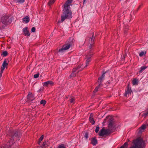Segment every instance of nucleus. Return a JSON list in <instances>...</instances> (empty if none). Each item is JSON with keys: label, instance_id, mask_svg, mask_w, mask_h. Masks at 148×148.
<instances>
[{"label": "nucleus", "instance_id": "f257e3e1", "mask_svg": "<svg viewBox=\"0 0 148 148\" xmlns=\"http://www.w3.org/2000/svg\"><path fill=\"white\" fill-rule=\"evenodd\" d=\"M72 0H68L64 5V8L63 10V14L61 16V21H59L57 23L58 25L60 23L63 22L65 19L72 17V12L70 6L72 2Z\"/></svg>", "mask_w": 148, "mask_h": 148}, {"label": "nucleus", "instance_id": "f03ea898", "mask_svg": "<svg viewBox=\"0 0 148 148\" xmlns=\"http://www.w3.org/2000/svg\"><path fill=\"white\" fill-rule=\"evenodd\" d=\"M9 135L11 137L10 141L3 145L1 147H0V148H10L11 146L14 143V140L18 137V132L16 131L9 132Z\"/></svg>", "mask_w": 148, "mask_h": 148}, {"label": "nucleus", "instance_id": "7ed1b4c3", "mask_svg": "<svg viewBox=\"0 0 148 148\" xmlns=\"http://www.w3.org/2000/svg\"><path fill=\"white\" fill-rule=\"evenodd\" d=\"M144 143L143 140L137 139L134 140L133 146L129 148H144Z\"/></svg>", "mask_w": 148, "mask_h": 148}, {"label": "nucleus", "instance_id": "20e7f679", "mask_svg": "<svg viewBox=\"0 0 148 148\" xmlns=\"http://www.w3.org/2000/svg\"><path fill=\"white\" fill-rule=\"evenodd\" d=\"M71 46L70 45L68 44V43L65 44L63 45L62 47L59 49L58 52L62 53L64 52L66 50L69 49Z\"/></svg>", "mask_w": 148, "mask_h": 148}, {"label": "nucleus", "instance_id": "39448f33", "mask_svg": "<svg viewBox=\"0 0 148 148\" xmlns=\"http://www.w3.org/2000/svg\"><path fill=\"white\" fill-rule=\"evenodd\" d=\"M81 67V66H78L77 68L73 69V70L72 73L69 77V79H71V77H75L76 74L78 73L79 71L81 70L79 69Z\"/></svg>", "mask_w": 148, "mask_h": 148}, {"label": "nucleus", "instance_id": "423d86ee", "mask_svg": "<svg viewBox=\"0 0 148 148\" xmlns=\"http://www.w3.org/2000/svg\"><path fill=\"white\" fill-rule=\"evenodd\" d=\"M1 21L2 23L5 25H8L11 23V21H9V17L8 16H4L1 18Z\"/></svg>", "mask_w": 148, "mask_h": 148}, {"label": "nucleus", "instance_id": "0eeeda50", "mask_svg": "<svg viewBox=\"0 0 148 148\" xmlns=\"http://www.w3.org/2000/svg\"><path fill=\"white\" fill-rule=\"evenodd\" d=\"M109 130L108 129L106 130L104 128H102L100 131L99 135L100 136H103L108 134Z\"/></svg>", "mask_w": 148, "mask_h": 148}, {"label": "nucleus", "instance_id": "6e6552de", "mask_svg": "<svg viewBox=\"0 0 148 148\" xmlns=\"http://www.w3.org/2000/svg\"><path fill=\"white\" fill-rule=\"evenodd\" d=\"M35 99V98L34 97V95L32 93H29L27 95V101H29V102L32 101Z\"/></svg>", "mask_w": 148, "mask_h": 148}, {"label": "nucleus", "instance_id": "1a4fd4ad", "mask_svg": "<svg viewBox=\"0 0 148 148\" xmlns=\"http://www.w3.org/2000/svg\"><path fill=\"white\" fill-rule=\"evenodd\" d=\"M90 55L89 56H87L86 57V65H85V67H87L88 64L89 62L91 61V59H90V57L92 55V54H91V51H90Z\"/></svg>", "mask_w": 148, "mask_h": 148}, {"label": "nucleus", "instance_id": "9d476101", "mask_svg": "<svg viewBox=\"0 0 148 148\" xmlns=\"http://www.w3.org/2000/svg\"><path fill=\"white\" fill-rule=\"evenodd\" d=\"M105 73H103L101 77H99L98 79V82L99 83V86H100L101 84V83L102 82V81L104 79V77H105Z\"/></svg>", "mask_w": 148, "mask_h": 148}, {"label": "nucleus", "instance_id": "9b49d317", "mask_svg": "<svg viewBox=\"0 0 148 148\" xmlns=\"http://www.w3.org/2000/svg\"><path fill=\"white\" fill-rule=\"evenodd\" d=\"M132 92V91L130 88L129 85H128L127 86L126 90L125 91V93L124 95L125 96H127V95L128 94H130Z\"/></svg>", "mask_w": 148, "mask_h": 148}, {"label": "nucleus", "instance_id": "f8f14e48", "mask_svg": "<svg viewBox=\"0 0 148 148\" xmlns=\"http://www.w3.org/2000/svg\"><path fill=\"white\" fill-rule=\"evenodd\" d=\"M93 114L92 113H91L90 115L89 118V119L90 122L93 125L95 123L93 118Z\"/></svg>", "mask_w": 148, "mask_h": 148}, {"label": "nucleus", "instance_id": "ddd939ff", "mask_svg": "<svg viewBox=\"0 0 148 148\" xmlns=\"http://www.w3.org/2000/svg\"><path fill=\"white\" fill-rule=\"evenodd\" d=\"M23 31L25 35L28 36L30 35V34L28 30V28L27 27H26L24 28L23 29Z\"/></svg>", "mask_w": 148, "mask_h": 148}, {"label": "nucleus", "instance_id": "4468645a", "mask_svg": "<svg viewBox=\"0 0 148 148\" xmlns=\"http://www.w3.org/2000/svg\"><path fill=\"white\" fill-rule=\"evenodd\" d=\"M53 82L51 81H48L47 82H45L43 84V86H47L48 85L52 86L53 85Z\"/></svg>", "mask_w": 148, "mask_h": 148}, {"label": "nucleus", "instance_id": "2eb2a0df", "mask_svg": "<svg viewBox=\"0 0 148 148\" xmlns=\"http://www.w3.org/2000/svg\"><path fill=\"white\" fill-rule=\"evenodd\" d=\"M74 42L73 38V37H71L68 40V44L70 45L71 46H72Z\"/></svg>", "mask_w": 148, "mask_h": 148}, {"label": "nucleus", "instance_id": "dca6fc26", "mask_svg": "<svg viewBox=\"0 0 148 148\" xmlns=\"http://www.w3.org/2000/svg\"><path fill=\"white\" fill-rule=\"evenodd\" d=\"M91 143L93 145H95L97 143V140L95 138H92L91 139Z\"/></svg>", "mask_w": 148, "mask_h": 148}, {"label": "nucleus", "instance_id": "f3484780", "mask_svg": "<svg viewBox=\"0 0 148 148\" xmlns=\"http://www.w3.org/2000/svg\"><path fill=\"white\" fill-rule=\"evenodd\" d=\"M23 20L25 23H27L29 22L30 19L28 16H26L23 18Z\"/></svg>", "mask_w": 148, "mask_h": 148}, {"label": "nucleus", "instance_id": "a211bd4d", "mask_svg": "<svg viewBox=\"0 0 148 148\" xmlns=\"http://www.w3.org/2000/svg\"><path fill=\"white\" fill-rule=\"evenodd\" d=\"M114 124V121L112 120H110L109 122V123L108 125V127L109 128L112 127Z\"/></svg>", "mask_w": 148, "mask_h": 148}, {"label": "nucleus", "instance_id": "6ab92c4d", "mask_svg": "<svg viewBox=\"0 0 148 148\" xmlns=\"http://www.w3.org/2000/svg\"><path fill=\"white\" fill-rule=\"evenodd\" d=\"M94 38H95L93 37V35L92 36L91 38H90L89 40V42L90 43V44H93Z\"/></svg>", "mask_w": 148, "mask_h": 148}, {"label": "nucleus", "instance_id": "aec40b11", "mask_svg": "<svg viewBox=\"0 0 148 148\" xmlns=\"http://www.w3.org/2000/svg\"><path fill=\"white\" fill-rule=\"evenodd\" d=\"M8 63L7 62L6 60H5L3 62L2 64L3 67L5 68V67L8 65Z\"/></svg>", "mask_w": 148, "mask_h": 148}, {"label": "nucleus", "instance_id": "412c9836", "mask_svg": "<svg viewBox=\"0 0 148 148\" xmlns=\"http://www.w3.org/2000/svg\"><path fill=\"white\" fill-rule=\"evenodd\" d=\"M147 66H142L140 68V70L139 71V73H141L142 71L145 69L147 68Z\"/></svg>", "mask_w": 148, "mask_h": 148}, {"label": "nucleus", "instance_id": "4be33fe9", "mask_svg": "<svg viewBox=\"0 0 148 148\" xmlns=\"http://www.w3.org/2000/svg\"><path fill=\"white\" fill-rule=\"evenodd\" d=\"M132 84L133 85H137L138 84V81L136 79H134L132 81Z\"/></svg>", "mask_w": 148, "mask_h": 148}, {"label": "nucleus", "instance_id": "5701e85b", "mask_svg": "<svg viewBox=\"0 0 148 148\" xmlns=\"http://www.w3.org/2000/svg\"><path fill=\"white\" fill-rule=\"evenodd\" d=\"M14 2L16 3H22L25 1V0H13Z\"/></svg>", "mask_w": 148, "mask_h": 148}, {"label": "nucleus", "instance_id": "b1692460", "mask_svg": "<svg viewBox=\"0 0 148 148\" xmlns=\"http://www.w3.org/2000/svg\"><path fill=\"white\" fill-rule=\"evenodd\" d=\"M127 145L128 143L127 142H126L120 148H127Z\"/></svg>", "mask_w": 148, "mask_h": 148}, {"label": "nucleus", "instance_id": "393cba45", "mask_svg": "<svg viewBox=\"0 0 148 148\" xmlns=\"http://www.w3.org/2000/svg\"><path fill=\"white\" fill-rule=\"evenodd\" d=\"M55 0H50L49 2L48 3V5L49 6H50L51 4L54 3Z\"/></svg>", "mask_w": 148, "mask_h": 148}, {"label": "nucleus", "instance_id": "a878e982", "mask_svg": "<svg viewBox=\"0 0 148 148\" xmlns=\"http://www.w3.org/2000/svg\"><path fill=\"white\" fill-rule=\"evenodd\" d=\"M44 138L43 135L40 138L38 142V143L40 144L41 143V142L42 140Z\"/></svg>", "mask_w": 148, "mask_h": 148}, {"label": "nucleus", "instance_id": "bb28decb", "mask_svg": "<svg viewBox=\"0 0 148 148\" xmlns=\"http://www.w3.org/2000/svg\"><path fill=\"white\" fill-rule=\"evenodd\" d=\"M148 115V109L143 114V116L145 117Z\"/></svg>", "mask_w": 148, "mask_h": 148}, {"label": "nucleus", "instance_id": "cd10ccee", "mask_svg": "<svg viewBox=\"0 0 148 148\" xmlns=\"http://www.w3.org/2000/svg\"><path fill=\"white\" fill-rule=\"evenodd\" d=\"M146 53V52H145L144 51H142L140 53L139 55L140 57H142L143 55H145Z\"/></svg>", "mask_w": 148, "mask_h": 148}, {"label": "nucleus", "instance_id": "c85d7f7f", "mask_svg": "<svg viewBox=\"0 0 148 148\" xmlns=\"http://www.w3.org/2000/svg\"><path fill=\"white\" fill-rule=\"evenodd\" d=\"M40 103L42 104L43 106L45 105L46 103V101L45 100H42L40 102Z\"/></svg>", "mask_w": 148, "mask_h": 148}, {"label": "nucleus", "instance_id": "c756f323", "mask_svg": "<svg viewBox=\"0 0 148 148\" xmlns=\"http://www.w3.org/2000/svg\"><path fill=\"white\" fill-rule=\"evenodd\" d=\"M2 54L4 56H6L8 55L7 52L6 51L3 52Z\"/></svg>", "mask_w": 148, "mask_h": 148}, {"label": "nucleus", "instance_id": "7c9ffc66", "mask_svg": "<svg viewBox=\"0 0 148 148\" xmlns=\"http://www.w3.org/2000/svg\"><path fill=\"white\" fill-rule=\"evenodd\" d=\"M99 87H100V86H99V85L98 86H97L96 87L95 89L94 90L93 92H94V93H95L97 92V91H98V88H99Z\"/></svg>", "mask_w": 148, "mask_h": 148}, {"label": "nucleus", "instance_id": "2f4dec72", "mask_svg": "<svg viewBox=\"0 0 148 148\" xmlns=\"http://www.w3.org/2000/svg\"><path fill=\"white\" fill-rule=\"evenodd\" d=\"M75 101V98H72L70 100V102L71 103H74Z\"/></svg>", "mask_w": 148, "mask_h": 148}, {"label": "nucleus", "instance_id": "473e14b6", "mask_svg": "<svg viewBox=\"0 0 148 148\" xmlns=\"http://www.w3.org/2000/svg\"><path fill=\"white\" fill-rule=\"evenodd\" d=\"M58 148H66L64 144H62L58 146Z\"/></svg>", "mask_w": 148, "mask_h": 148}, {"label": "nucleus", "instance_id": "72a5a7b5", "mask_svg": "<svg viewBox=\"0 0 148 148\" xmlns=\"http://www.w3.org/2000/svg\"><path fill=\"white\" fill-rule=\"evenodd\" d=\"M84 137L86 138L87 139L88 137V134L87 132H86L84 135Z\"/></svg>", "mask_w": 148, "mask_h": 148}, {"label": "nucleus", "instance_id": "f704fd0d", "mask_svg": "<svg viewBox=\"0 0 148 148\" xmlns=\"http://www.w3.org/2000/svg\"><path fill=\"white\" fill-rule=\"evenodd\" d=\"M39 75V73H37L36 74H35L34 75V77L35 78H38Z\"/></svg>", "mask_w": 148, "mask_h": 148}, {"label": "nucleus", "instance_id": "c9c22d12", "mask_svg": "<svg viewBox=\"0 0 148 148\" xmlns=\"http://www.w3.org/2000/svg\"><path fill=\"white\" fill-rule=\"evenodd\" d=\"M99 127L98 126H97L96 127V129L95 130V132L96 133H97L99 131Z\"/></svg>", "mask_w": 148, "mask_h": 148}, {"label": "nucleus", "instance_id": "e433bc0d", "mask_svg": "<svg viewBox=\"0 0 148 148\" xmlns=\"http://www.w3.org/2000/svg\"><path fill=\"white\" fill-rule=\"evenodd\" d=\"M146 125H142L140 127V128L142 130H144L145 128Z\"/></svg>", "mask_w": 148, "mask_h": 148}, {"label": "nucleus", "instance_id": "4c0bfd02", "mask_svg": "<svg viewBox=\"0 0 148 148\" xmlns=\"http://www.w3.org/2000/svg\"><path fill=\"white\" fill-rule=\"evenodd\" d=\"M36 30V29L34 27H33L32 28L31 31L33 32H35Z\"/></svg>", "mask_w": 148, "mask_h": 148}, {"label": "nucleus", "instance_id": "58836bf2", "mask_svg": "<svg viewBox=\"0 0 148 148\" xmlns=\"http://www.w3.org/2000/svg\"><path fill=\"white\" fill-rule=\"evenodd\" d=\"M93 44H90V45L89 46V48L90 49H92V47L93 46Z\"/></svg>", "mask_w": 148, "mask_h": 148}, {"label": "nucleus", "instance_id": "ea45409f", "mask_svg": "<svg viewBox=\"0 0 148 148\" xmlns=\"http://www.w3.org/2000/svg\"><path fill=\"white\" fill-rule=\"evenodd\" d=\"M5 68L2 67L1 68L0 72L3 73L4 70L5 69Z\"/></svg>", "mask_w": 148, "mask_h": 148}, {"label": "nucleus", "instance_id": "a19ab883", "mask_svg": "<svg viewBox=\"0 0 148 148\" xmlns=\"http://www.w3.org/2000/svg\"><path fill=\"white\" fill-rule=\"evenodd\" d=\"M43 88H41L38 90V92H40L42 90H43Z\"/></svg>", "mask_w": 148, "mask_h": 148}, {"label": "nucleus", "instance_id": "79ce46f5", "mask_svg": "<svg viewBox=\"0 0 148 148\" xmlns=\"http://www.w3.org/2000/svg\"><path fill=\"white\" fill-rule=\"evenodd\" d=\"M46 143V142H44L42 144V146H44L45 145Z\"/></svg>", "mask_w": 148, "mask_h": 148}, {"label": "nucleus", "instance_id": "37998d69", "mask_svg": "<svg viewBox=\"0 0 148 148\" xmlns=\"http://www.w3.org/2000/svg\"><path fill=\"white\" fill-rule=\"evenodd\" d=\"M3 73L0 72V77H1L2 76Z\"/></svg>", "mask_w": 148, "mask_h": 148}, {"label": "nucleus", "instance_id": "c03bdc74", "mask_svg": "<svg viewBox=\"0 0 148 148\" xmlns=\"http://www.w3.org/2000/svg\"><path fill=\"white\" fill-rule=\"evenodd\" d=\"M86 0H84V3L85 1Z\"/></svg>", "mask_w": 148, "mask_h": 148}, {"label": "nucleus", "instance_id": "a18cd8bd", "mask_svg": "<svg viewBox=\"0 0 148 148\" xmlns=\"http://www.w3.org/2000/svg\"><path fill=\"white\" fill-rule=\"evenodd\" d=\"M40 148H42V146H40Z\"/></svg>", "mask_w": 148, "mask_h": 148}, {"label": "nucleus", "instance_id": "49530a36", "mask_svg": "<svg viewBox=\"0 0 148 148\" xmlns=\"http://www.w3.org/2000/svg\"><path fill=\"white\" fill-rule=\"evenodd\" d=\"M140 5L139 6L138 8H140Z\"/></svg>", "mask_w": 148, "mask_h": 148}]
</instances>
